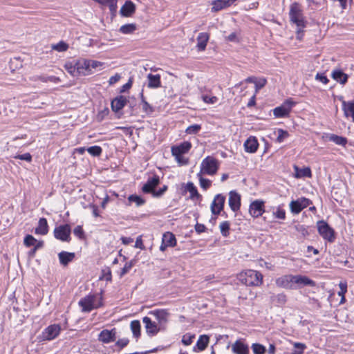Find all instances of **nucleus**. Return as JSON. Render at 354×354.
I'll return each mask as SVG.
<instances>
[{"label":"nucleus","instance_id":"obj_1","mask_svg":"<svg viewBox=\"0 0 354 354\" xmlns=\"http://www.w3.org/2000/svg\"><path fill=\"white\" fill-rule=\"evenodd\" d=\"M276 285L286 289H295L297 287L305 286L314 287L316 283L306 276L286 274L277 278Z\"/></svg>","mask_w":354,"mask_h":354},{"label":"nucleus","instance_id":"obj_2","mask_svg":"<svg viewBox=\"0 0 354 354\" xmlns=\"http://www.w3.org/2000/svg\"><path fill=\"white\" fill-rule=\"evenodd\" d=\"M238 280L248 286H260L263 283V275L254 270H247L241 272L237 276Z\"/></svg>","mask_w":354,"mask_h":354},{"label":"nucleus","instance_id":"obj_3","mask_svg":"<svg viewBox=\"0 0 354 354\" xmlns=\"http://www.w3.org/2000/svg\"><path fill=\"white\" fill-rule=\"evenodd\" d=\"M78 304L82 308V312L89 313L92 310L98 308L102 306V297L97 295L89 294L82 298Z\"/></svg>","mask_w":354,"mask_h":354},{"label":"nucleus","instance_id":"obj_4","mask_svg":"<svg viewBox=\"0 0 354 354\" xmlns=\"http://www.w3.org/2000/svg\"><path fill=\"white\" fill-rule=\"evenodd\" d=\"M290 20L292 23L295 24L297 27L305 28L307 26V21L304 16L303 11L299 5L295 3L291 5L289 12Z\"/></svg>","mask_w":354,"mask_h":354},{"label":"nucleus","instance_id":"obj_5","mask_svg":"<svg viewBox=\"0 0 354 354\" xmlns=\"http://www.w3.org/2000/svg\"><path fill=\"white\" fill-rule=\"evenodd\" d=\"M219 168V162L214 157L208 156L205 158L200 165V172L203 174L214 176Z\"/></svg>","mask_w":354,"mask_h":354},{"label":"nucleus","instance_id":"obj_6","mask_svg":"<svg viewBox=\"0 0 354 354\" xmlns=\"http://www.w3.org/2000/svg\"><path fill=\"white\" fill-rule=\"evenodd\" d=\"M317 231L319 235L329 243H333L336 239L335 230L324 220L317 222Z\"/></svg>","mask_w":354,"mask_h":354},{"label":"nucleus","instance_id":"obj_7","mask_svg":"<svg viewBox=\"0 0 354 354\" xmlns=\"http://www.w3.org/2000/svg\"><path fill=\"white\" fill-rule=\"evenodd\" d=\"M296 104L292 99L289 98L279 106L273 109V115L276 118H284L289 115L292 107Z\"/></svg>","mask_w":354,"mask_h":354},{"label":"nucleus","instance_id":"obj_8","mask_svg":"<svg viewBox=\"0 0 354 354\" xmlns=\"http://www.w3.org/2000/svg\"><path fill=\"white\" fill-rule=\"evenodd\" d=\"M149 313L153 315L156 319L158 321V325L160 326V328L162 330H165L167 328V324L170 317V313L168 310L156 309L151 310Z\"/></svg>","mask_w":354,"mask_h":354},{"label":"nucleus","instance_id":"obj_9","mask_svg":"<svg viewBox=\"0 0 354 354\" xmlns=\"http://www.w3.org/2000/svg\"><path fill=\"white\" fill-rule=\"evenodd\" d=\"M60 331L61 326L59 324H51L41 332L39 337L43 341H51L59 335Z\"/></svg>","mask_w":354,"mask_h":354},{"label":"nucleus","instance_id":"obj_10","mask_svg":"<svg viewBox=\"0 0 354 354\" xmlns=\"http://www.w3.org/2000/svg\"><path fill=\"white\" fill-rule=\"evenodd\" d=\"M54 236L62 241L69 242L71 228L68 224L60 225L54 229Z\"/></svg>","mask_w":354,"mask_h":354},{"label":"nucleus","instance_id":"obj_11","mask_svg":"<svg viewBox=\"0 0 354 354\" xmlns=\"http://www.w3.org/2000/svg\"><path fill=\"white\" fill-rule=\"evenodd\" d=\"M312 203H313L310 199L305 197H301L295 201H292L289 205L291 212L294 214H298L304 208L307 207Z\"/></svg>","mask_w":354,"mask_h":354},{"label":"nucleus","instance_id":"obj_12","mask_svg":"<svg viewBox=\"0 0 354 354\" xmlns=\"http://www.w3.org/2000/svg\"><path fill=\"white\" fill-rule=\"evenodd\" d=\"M160 183V176L157 174H153L152 176L149 177L147 182L143 185L142 192L145 194H152Z\"/></svg>","mask_w":354,"mask_h":354},{"label":"nucleus","instance_id":"obj_13","mask_svg":"<svg viewBox=\"0 0 354 354\" xmlns=\"http://www.w3.org/2000/svg\"><path fill=\"white\" fill-rule=\"evenodd\" d=\"M250 214L253 218H258L265 212L264 201L261 200H255L252 201L249 207Z\"/></svg>","mask_w":354,"mask_h":354},{"label":"nucleus","instance_id":"obj_14","mask_svg":"<svg viewBox=\"0 0 354 354\" xmlns=\"http://www.w3.org/2000/svg\"><path fill=\"white\" fill-rule=\"evenodd\" d=\"M225 202V196L221 194H218L211 204V212L214 215H218L223 209Z\"/></svg>","mask_w":354,"mask_h":354},{"label":"nucleus","instance_id":"obj_15","mask_svg":"<svg viewBox=\"0 0 354 354\" xmlns=\"http://www.w3.org/2000/svg\"><path fill=\"white\" fill-rule=\"evenodd\" d=\"M192 148V143L189 141H184L178 145H174L171 148L172 156L183 155L187 153Z\"/></svg>","mask_w":354,"mask_h":354},{"label":"nucleus","instance_id":"obj_16","mask_svg":"<svg viewBox=\"0 0 354 354\" xmlns=\"http://www.w3.org/2000/svg\"><path fill=\"white\" fill-rule=\"evenodd\" d=\"M142 322L145 325V328L148 335L151 336L156 335L160 330H162L160 328V326L155 322H153L151 318L148 317H144Z\"/></svg>","mask_w":354,"mask_h":354},{"label":"nucleus","instance_id":"obj_17","mask_svg":"<svg viewBox=\"0 0 354 354\" xmlns=\"http://www.w3.org/2000/svg\"><path fill=\"white\" fill-rule=\"evenodd\" d=\"M79 75H88L92 73L89 66V59H82L76 61V69Z\"/></svg>","mask_w":354,"mask_h":354},{"label":"nucleus","instance_id":"obj_18","mask_svg":"<svg viewBox=\"0 0 354 354\" xmlns=\"http://www.w3.org/2000/svg\"><path fill=\"white\" fill-rule=\"evenodd\" d=\"M229 205L233 212H236L240 209L241 196L235 191H231L229 193Z\"/></svg>","mask_w":354,"mask_h":354},{"label":"nucleus","instance_id":"obj_19","mask_svg":"<svg viewBox=\"0 0 354 354\" xmlns=\"http://www.w3.org/2000/svg\"><path fill=\"white\" fill-rule=\"evenodd\" d=\"M115 334L116 333L115 328L111 330L104 329L98 335V339L104 344H109L115 341Z\"/></svg>","mask_w":354,"mask_h":354},{"label":"nucleus","instance_id":"obj_20","mask_svg":"<svg viewBox=\"0 0 354 354\" xmlns=\"http://www.w3.org/2000/svg\"><path fill=\"white\" fill-rule=\"evenodd\" d=\"M245 151L248 153H255L259 147V142L256 137L250 136L244 142Z\"/></svg>","mask_w":354,"mask_h":354},{"label":"nucleus","instance_id":"obj_21","mask_svg":"<svg viewBox=\"0 0 354 354\" xmlns=\"http://www.w3.org/2000/svg\"><path fill=\"white\" fill-rule=\"evenodd\" d=\"M234 354H249V347L243 340H236L232 346Z\"/></svg>","mask_w":354,"mask_h":354},{"label":"nucleus","instance_id":"obj_22","mask_svg":"<svg viewBox=\"0 0 354 354\" xmlns=\"http://www.w3.org/2000/svg\"><path fill=\"white\" fill-rule=\"evenodd\" d=\"M127 103V99L123 95H119L111 101V109L117 113L122 110Z\"/></svg>","mask_w":354,"mask_h":354},{"label":"nucleus","instance_id":"obj_23","mask_svg":"<svg viewBox=\"0 0 354 354\" xmlns=\"http://www.w3.org/2000/svg\"><path fill=\"white\" fill-rule=\"evenodd\" d=\"M209 35L207 32H200L197 37L196 48L198 51H204L206 48Z\"/></svg>","mask_w":354,"mask_h":354},{"label":"nucleus","instance_id":"obj_24","mask_svg":"<svg viewBox=\"0 0 354 354\" xmlns=\"http://www.w3.org/2000/svg\"><path fill=\"white\" fill-rule=\"evenodd\" d=\"M136 11V6L131 1H127L120 8V12L124 17H131Z\"/></svg>","mask_w":354,"mask_h":354},{"label":"nucleus","instance_id":"obj_25","mask_svg":"<svg viewBox=\"0 0 354 354\" xmlns=\"http://www.w3.org/2000/svg\"><path fill=\"white\" fill-rule=\"evenodd\" d=\"M332 78L341 84H345L348 79V75L341 69H334L331 73Z\"/></svg>","mask_w":354,"mask_h":354},{"label":"nucleus","instance_id":"obj_26","mask_svg":"<svg viewBox=\"0 0 354 354\" xmlns=\"http://www.w3.org/2000/svg\"><path fill=\"white\" fill-rule=\"evenodd\" d=\"M147 86L149 88H158L161 86V77L159 74L153 75L149 73L147 75Z\"/></svg>","mask_w":354,"mask_h":354},{"label":"nucleus","instance_id":"obj_27","mask_svg":"<svg viewBox=\"0 0 354 354\" xmlns=\"http://www.w3.org/2000/svg\"><path fill=\"white\" fill-rule=\"evenodd\" d=\"M75 253L62 251L58 254L59 263L62 266H67L75 258Z\"/></svg>","mask_w":354,"mask_h":354},{"label":"nucleus","instance_id":"obj_28","mask_svg":"<svg viewBox=\"0 0 354 354\" xmlns=\"http://www.w3.org/2000/svg\"><path fill=\"white\" fill-rule=\"evenodd\" d=\"M35 234L46 235L48 232V225L46 218H41L38 222V226L35 228Z\"/></svg>","mask_w":354,"mask_h":354},{"label":"nucleus","instance_id":"obj_29","mask_svg":"<svg viewBox=\"0 0 354 354\" xmlns=\"http://www.w3.org/2000/svg\"><path fill=\"white\" fill-rule=\"evenodd\" d=\"M231 0H214L212 2V11H219L232 5Z\"/></svg>","mask_w":354,"mask_h":354},{"label":"nucleus","instance_id":"obj_30","mask_svg":"<svg viewBox=\"0 0 354 354\" xmlns=\"http://www.w3.org/2000/svg\"><path fill=\"white\" fill-rule=\"evenodd\" d=\"M162 241L168 247H174L176 245V236L170 232H167L163 234Z\"/></svg>","mask_w":354,"mask_h":354},{"label":"nucleus","instance_id":"obj_31","mask_svg":"<svg viewBox=\"0 0 354 354\" xmlns=\"http://www.w3.org/2000/svg\"><path fill=\"white\" fill-rule=\"evenodd\" d=\"M186 191L190 193V198L192 200H201L202 196L198 192V190L193 183L189 182L187 183L185 187Z\"/></svg>","mask_w":354,"mask_h":354},{"label":"nucleus","instance_id":"obj_32","mask_svg":"<svg viewBox=\"0 0 354 354\" xmlns=\"http://www.w3.org/2000/svg\"><path fill=\"white\" fill-rule=\"evenodd\" d=\"M209 341V336L206 335H202L199 337L196 346L194 347V351H196V347L201 351L205 350L207 346Z\"/></svg>","mask_w":354,"mask_h":354},{"label":"nucleus","instance_id":"obj_33","mask_svg":"<svg viewBox=\"0 0 354 354\" xmlns=\"http://www.w3.org/2000/svg\"><path fill=\"white\" fill-rule=\"evenodd\" d=\"M327 138L329 141L333 142L337 145L339 146H346L347 144V139L345 137L339 136L336 134H328L327 136Z\"/></svg>","mask_w":354,"mask_h":354},{"label":"nucleus","instance_id":"obj_34","mask_svg":"<svg viewBox=\"0 0 354 354\" xmlns=\"http://www.w3.org/2000/svg\"><path fill=\"white\" fill-rule=\"evenodd\" d=\"M140 99H141V104H142V111L146 113V114H151L153 111H154V109L153 107L149 104L147 100H146V98L144 96V94H143V91H142L140 93Z\"/></svg>","mask_w":354,"mask_h":354},{"label":"nucleus","instance_id":"obj_35","mask_svg":"<svg viewBox=\"0 0 354 354\" xmlns=\"http://www.w3.org/2000/svg\"><path fill=\"white\" fill-rule=\"evenodd\" d=\"M342 109L346 116H348V113H350L353 118V120L354 121V101H344L342 102Z\"/></svg>","mask_w":354,"mask_h":354},{"label":"nucleus","instance_id":"obj_36","mask_svg":"<svg viewBox=\"0 0 354 354\" xmlns=\"http://www.w3.org/2000/svg\"><path fill=\"white\" fill-rule=\"evenodd\" d=\"M137 29V26L136 24H127L122 25L120 28V32L122 34H131Z\"/></svg>","mask_w":354,"mask_h":354},{"label":"nucleus","instance_id":"obj_37","mask_svg":"<svg viewBox=\"0 0 354 354\" xmlns=\"http://www.w3.org/2000/svg\"><path fill=\"white\" fill-rule=\"evenodd\" d=\"M197 178H198L200 186L203 189H207L212 185V181L209 179L205 178L203 177V174L198 173L196 174Z\"/></svg>","mask_w":354,"mask_h":354},{"label":"nucleus","instance_id":"obj_38","mask_svg":"<svg viewBox=\"0 0 354 354\" xmlns=\"http://www.w3.org/2000/svg\"><path fill=\"white\" fill-rule=\"evenodd\" d=\"M131 329L135 337L138 338L140 335V323L138 320H133L131 322Z\"/></svg>","mask_w":354,"mask_h":354},{"label":"nucleus","instance_id":"obj_39","mask_svg":"<svg viewBox=\"0 0 354 354\" xmlns=\"http://www.w3.org/2000/svg\"><path fill=\"white\" fill-rule=\"evenodd\" d=\"M128 201L130 203H135L138 207L142 206L145 203V200L136 194L130 195L128 197Z\"/></svg>","mask_w":354,"mask_h":354},{"label":"nucleus","instance_id":"obj_40","mask_svg":"<svg viewBox=\"0 0 354 354\" xmlns=\"http://www.w3.org/2000/svg\"><path fill=\"white\" fill-rule=\"evenodd\" d=\"M297 170V178H302V177H308L310 178L312 176L311 170L309 167H304L301 169H298L297 167H295Z\"/></svg>","mask_w":354,"mask_h":354},{"label":"nucleus","instance_id":"obj_41","mask_svg":"<svg viewBox=\"0 0 354 354\" xmlns=\"http://www.w3.org/2000/svg\"><path fill=\"white\" fill-rule=\"evenodd\" d=\"M64 68L66 70L73 76H77L78 75V69H76V62L75 63L73 62H67L64 65Z\"/></svg>","mask_w":354,"mask_h":354},{"label":"nucleus","instance_id":"obj_42","mask_svg":"<svg viewBox=\"0 0 354 354\" xmlns=\"http://www.w3.org/2000/svg\"><path fill=\"white\" fill-rule=\"evenodd\" d=\"M275 133L277 134L276 141L279 143L283 142L289 136V133L282 129H278Z\"/></svg>","mask_w":354,"mask_h":354},{"label":"nucleus","instance_id":"obj_43","mask_svg":"<svg viewBox=\"0 0 354 354\" xmlns=\"http://www.w3.org/2000/svg\"><path fill=\"white\" fill-rule=\"evenodd\" d=\"M230 223L227 221H223L220 224L219 228H220L221 233L223 236H224V237L228 236V235L230 234Z\"/></svg>","mask_w":354,"mask_h":354},{"label":"nucleus","instance_id":"obj_44","mask_svg":"<svg viewBox=\"0 0 354 354\" xmlns=\"http://www.w3.org/2000/svg\"><path fill=\"white\" fill-rule=\"evenodd\" d=\"M135 264V260H131L129 262H127L124 265V266L121 269L120 272H119V277L120 278H122L123 276H124L127 273H128L130 270L132 268V267Z\"/></svg>","mask_w":354,"mask_h":354},{"label":"nucleus","instance_id":"obj_45","mask_svg":"<svg viewBox=\"0 0 354 354\" xmlns=\"http://www.w3.org/2000/svg\"><path fill=\"white\" fill-rule=\"evenodd\" d=\"M88 153H89L91 156L97 157L100 156L102 152V149L101 147L97 145H94L89 147L86 149Z\"/></svg>","mask_w":354,"mask_h":354},{"label":"nucleus","instance_id":"obj_46","mask_svg":"<svg viewBox=\"0 0 354 354\" xmlns=\"http://www.w3.org/2000/svg\"><path fill=\"white\" fill-rule=\"evenodd\" d=\"M251 348L254 354H265L266 352V347L259 343H254L252 344Z\"/></svg>","mask_w":354,"mask_h":354},{"label":"nucleus","instance_id":"obj_47","mask_svg":"<svg viewBox=\"0 0 354 354\" xmlns=\"http://www.w3.org/2000/svg\"><path fill=\"white\" fill-rule=\"evenodd\" d=\"M52 48L58 52H64L68 50V45L66 42L60 41L57 44L53 45Z\"/></svg>","mask_w":354,"mask_h":354},{"label":"nucleus","instance_id":"obj_48","mask_svg":"<svg viewBox=\"0 0 354 354\" xmlns=\"http://www.w3.org/2000/svg\"><path fill=\"white\" fill-rule=\"evenodd\" d=\"M37 239L30 234H27L24 239V243L26 247L34 246Z\"/></svg>","mask_w":354,"mask_h":354},{"label":"nucleus","instance_id":"obj_49","mask_svg":"<svg viewBox=\"0 0 354 354\" xmlns=\"http://www.w3.org/2000/svg\"><path fill=\"white\" fill-rule=\"evenodd\" d=\"M201 129V126L198 124H194L192 125L189 126L186 130L185 132L187 134H196L199 132V131Z\"/></svg>","mask_w":354,"mask_h":354},{"label":"nucleus","instance_id":"obj_50","mask_svg":"<svg viewBox=\"0 0 354 354\" xmlns=\"http://www.w3.org/2000/svg\"><path fill=\"white\" fill-rule=\"evenodd\" d=\"M306 346L301 343H295L291 354H303Z\"/></svg>","mask_w":354,"mask_h":354},{"label":"nucleus","instance_id":"obj_51","mask_svg":"<svg viewBox=\"0 0 354 354\" xmlns=\"http://www.w3.org/2000/svg\"><path fill=\"white\" fill-rule=\"evenodd\" d=\"M273 216L277 218L284 220L286 218V211L279 206L276 211L273 212Z\"/></svg>","mask_w":354,"mask_h":354},{"label":"nucleus","instance_id":"obj_52","mask_svg":"<svg viewBox=\"0 0 354 354\" xmlns=\"http://www.w3.org/2000/svg\"><path fill=\"white\" fill-rule=\"evenodd\" d=\"M195 337L194 335H191L190 333H186L183 336L182 338V343L185 346L190 345L192 342L193 339Z\"/></svg>","mask_w":354,"mask_h":354},{"label":"nucleus","instance_id":"obj_53","mask_svg":"<svg viewBox=\"0 0 354 354\" xmlns=\"http://www.w3.org/2000/svg\"><path fill=\"white\" fill-rule=\"evenodd\" d=\"M266 82L267 81L265 78H261L259 80L257 79L256 82L254 84L256 93H257L261 88L264 87L266 84Z\"/></svg>","mask_w":354,"mask_h":354},{"label":"nucleus","instance_id":"obj_54","mask_svg":"<svg viewBox=\"0 0 354 354\" xmlns=\"http://www.w3.org/2000/svg\"><path fill=\"white\" fill-rule=\"evenodd\" d=\"M73 234L75 236L82 239L84 236V232L80 225L76 226L73 230Z\"/></svg>","mask_w":354,"mask_h":354},{"label":"nucleus","instance_id":"obj_55","mask_svg":"<svg viewBox=\"0 0 354 354\" xmlns=\"http://www.w3.org/2000/svg\"><path fill=\"white\" fill-rule=\"evenodd\" d=\"M315 80L323 83L324 84H326L329 82V80L324 73H317L315 75Z\"/></svg>","mask_w":354,"mask_h":354},{"label":"nucleus","instance_id":"obj_56","mask_svg":"<svg viewBox=\"0 0 354 354\" xmlns=\"http://www.w3.org/2000/svg\"><path fill=\"white\" fill-rule=\"evenodd\" d=\"M203 100L207 104H212L217 102L218 98L216 96H208L204 95L202 96Z\"/></svg>","mask_w":354,"mask_h":354},{"label":"nucleus","instance_id":"obj_57","mask_svg":"<svg viewBox=\"0 0 354 354\" xmlns=\"http://www.w3.org/2000/svg\"><path fill=\"white\" fill-rule=\"evenodd\" d=\"M15 159H19L21 160H26L27 162H31L32 160V156L30 153H26L24 154H19L14 157Z\"/></svg>","mask_w":354,"mask_h":354},{"label":"nucleus","instance_id":"obj_58","mask_svg":"<svg viewBox=\"0 0 354 354\" xmlns=\"http://www.w3.org/2000/svg\"><path fill=\"white\" fill-rule=\"evenodd\" d=\"M176 161L179 165H186L188 164V160L183 156V155L173 156Z\"/></svg>","mask_w":354,"mask_h":354},{"label":"nucleus","instance_id":"obj_59","mask_svg":"<svg viewBox=\"0 0 354 354\" xmlns=\"http://www.w3.org/2000/svg\"><path fill=\"white\" fill-rule=\"evenodd\" d=\"M295 228L296 230L303 236H306L308 234V229L305 225H298L295 227Z\"/></svg>","mask_w":354,"mask_h":354},{"label":"nucleus","instance_id":"obj_60","mask_svg":"<svg viewBox=\"0 0 354 354\" xmlns=\"http://www.w3.org/2000/svg\"><path fill=\"white\" fill-rule=\"evenodd\" d=\"M30 80L33 82L41 81L42 82L46 83V75H32L30 77Z\"/></svg>","mask_w":354,"mask_h":354},{"label":"nucleus","instance_id":"obj_61","mask_svg":"<svg viewBox=\"0 0 354 354\" xmlns=\"http://www.w3.org/2000/svg\"><path fill=\"white\" fill-rule=\"evenodd\" d=\"M111 12H114L117 9V0H108L106 5Z\"/></svg>","mask_w":354,"mask_h":354},{"label":"nucleus","instance_id":"obj_62","mask_svg":"<svg viewBox=\"0 0 354 354\" xmlns=\"http://www.w3.org/2000/svg\"><path fill=\"white\" fill-rule=\"evenodd\" d=\"M340 290L338 292L339 296H343L347 291V284L346 283L340 282L339 284Z\"/></svg>","mask_w":354,"mask_h":354},{"label":"nucleus","instance_id":"obj_63","mask_svg":"<svg viewBox=\"0 0 354 354\" xmlns=\"http://www.w3.org/2000/svg\"><path fill=\"white\" fill-rule=\"evenodd\" d=\"M103 63L96 60H91L89 59V66L90 69L92 71L93 68H97L100 66H102Z\"/></svg>","mask_w":354,"mask_h":354},{"label":"nucleus","instance_id":"obj_64","mask_svg":"<svg viewBox=\"0 0 354 354\" xmlns=\"http://www.w3.org/2000/svg\"><path fill=\"white\" fill-rule=\"evenodd\" d=\"M129 339L127 338L120 339L117 341L116 345L121 348L125 347L129 344Z\"/></svg>","mask_w":354,"mask_h":354}]
</instances>
